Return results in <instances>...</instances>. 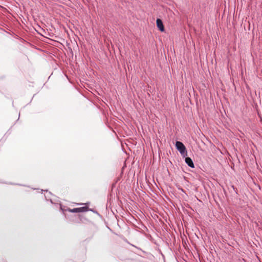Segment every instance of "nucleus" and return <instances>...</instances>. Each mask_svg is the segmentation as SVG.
I'll list each match as a JSON object with an SVG mask.
<instances>
[{"mask_svg":"<svg viewBox=\"0 0 262 262\" xmlns=\"http://www.w3.org/2000/svg\"><path fill=\"white\" fill-rule=\"evenodd\" d=\"M176 146L178 150L182 155L185 156L187 155V151L185 145L180 141H177Z\"/></svg>","mask_w":262,"mask_h":262,"instance_id":"nucleus-1","label":"nucleus"},{"mask_svg":"<svg viewBox=\"0 0 262 262\" xmlns=\"http://www.w3.org/2000/svg\"><path fill=\"white\" fill-rule=\"evenodd\" d=\"M89 210V207L87 206L81 207L79 208H75L73 209L68 208V211L72 213H77V212H86Z\"/></svg>","mask_w":262,"mask_h":262,"instance_id":"nucleus-2","label":"nucleus"},{"mask_svg":"<svg viewBox=\"0 0 262 262\" xmlns=\"http://www.w3.org/2000/svg\"><path fill=\"white\" fill-rule=\"evenodd\" d=\"M156 23L159 30L161 32H163L164 31V27L162 21L160 19L158 18L156 20Z\"/></svg>","mask_w":262,"mask_h":262,"instance_id":"nucleus-3","label":"nucleus"},{"mask_svg":"<svg viewBox=\"0 0 262 262\" xmlns=\"http://www.w3.org/2000/svg\"><path fill=\"white\" fill-rule=\"evenodd\" d=\"M185 162L191 168H194V165L192 160V159L189 157H186L185 158Z\"/></svg>","mask_w":262,"mask_h":262,"instance_id":"nucleus-4","label":"nucleus"},{"mask_svg":"<svg viewBox=\"0 0 262 262\" xmlns=\"http://www.w3.org/2000/svg\"><path fill=\"white\" fill-rule=\"evenodd\" d=\"M232 187L233 188V189H234V190L235 191V192H236V193H237V189H236V188H235L233 185H232Z\"/></svg>","mask_w":262,"mask_h":262,"instance_id":"nucleus-5","label":"nucleus"}]
</instances>
